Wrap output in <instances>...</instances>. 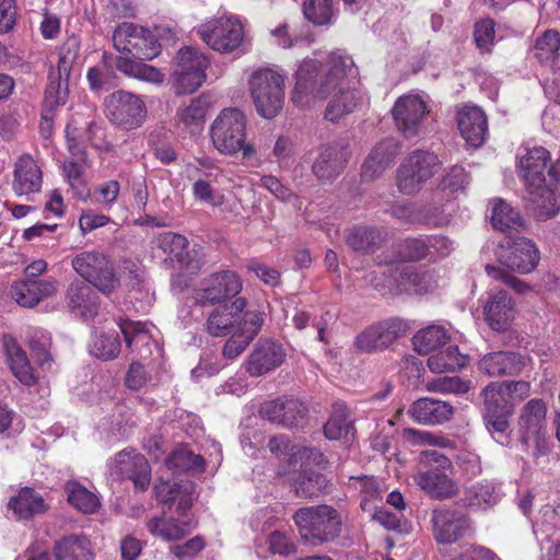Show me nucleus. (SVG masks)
<instances>
[{
	"instance_id": "obj_1",
	"label": "nucleus",
	"mask_w": 560,
	"mask_h": 560,
	"mask_svg": "<svg viewBox=\"0 0 560 560\" xmlns=\"http://www.w3.org/2000/svg\"><path fill=\"white\" fill-rule=\"evenodd\" d=\"M320 63L304 60L296 71V83L292 101L298 106H306L316 100L328 98L325 118L331 122L342 119L368 102L360 88L359 70L350 55L343 50L332 51L328 58V71L318 81Z\"/></svg>"
},
{
	"instance_id": "obj_2",
	"label": "nucleus",
	"mask_w": 560,
	"mask_h": 560,
	"mask_svg": "<svg viewBox=\"0 0 560 560\" xmlns=\"http://www.w3.org/2000/svg\"><path fill=\"white\" fill-rule=\"evenodd\" d=\"M209 133L213 148L222 155L241 153L243 160H249L256 153L254 144L247 141L246 115L238 108L222 109L212 121Z\"/></svg>"
},
{
	"instance_id": "obj_3",
	"label": "nucleus",
	"mask_w": 560,
	"mask_h": 560,
	"mask_svg": "<svg viewBox=\"0 0 560 560\" xmlns=\"http://www.w3.org/2000/svg\"><path fill=\"white\" fill-rule=\"evenodd\" d=\"M248 89L255 108L264 118L271 119L284 103V77L271 68H258L248 78Z\"/></svg>"
},
{
	"instance_id": "obj_4",
	"label": "nucleus",
	"mask_w": 560,
	"mask_h": 560,
	"mask_svg": "<svg viewBox=\"0 0 560 560\" xmlns=\"http://www.w3.org/2000/svg\"><path fill=\"white\" fill-rule=\"evenodd\" d=\"M293 521L301 537L312 545L328 542L341 533V518L329 505H316L299 509Z\"/></svg>"
},
{
	"instance_id": "obj_5",
	"label": "nucleus",
	"mask_w": 560,
	"mask_h": 560,
	"mask_svg": "<svg viewBox=\"0 0 560 560\" xmlns=\"http://www.w3.org/2000/svg\"><path fill=\"white\" fill-rule=\"evenodd\" d=\"M443 162L430 150L408 153L397 171V186L405 195H415L442 170Z\"/></svg>"
},
{
	"instance_id": "obj_6",
	"label": "nucleus",
	"mask_w": 560,
	"mask_h": 560,
	"mask_svg": "<svg viewBox=\"0 0 560 560\" xmlns=\"http://www.w3.org/2000/svg\"><path fill=\"white\" fill-rule=\"evenodd\" d=\"M196 32L207 46L222 54L235 51L244 42L243 24L232 15L213 18L200 24Z\"/></svg>"
},
{
	"instance_id": "obj_7",
	"label": "nucleus",
	"mask_w": 560,
	"mask_h": 560,
	"mask_svg": "<svg viewBox=\"0 0 560 560\" xmlns=\"http://www.w3.org/2000/svg\"><path fill=\"white\" fill-rule=\"evenodd\" d=\"M113 45L119 52L138 60H152L161 52L156 36L141 25L131 22L118 24L113 32Z\"/></svg>"
},
{
	"instance_id": "obj_8",
	"label": "nucleus",
	"mask_w": 560,
	"mask_h": 560,
	"mask_svg": "<svg viewBox=\"0 0 560 560\" xmlns=\"http://www.w3.org/2000/svg\"><path fill=\"white\" fill-rule=\"evenodd\" d=\"M72 267L78 275L104 294H109L119 284L113 264L101 252L85 250L72 258Z\"/></svg>"
},
{
	"instance_id": "obj_9",
	"label": "nucleus",
	"mask_w": 560,
	"mask_h": 560,
	"mask_svg": "<svg viewBox=\"0 0 560 560\" xmlns=\"http://www.w3.org/2000/svg\"><path fill=\"white\" fill-rule=\"evenodd\" d=\"M430 113L427 100L419 94H405L397 98L392 116L399 133L406 139L419 137L424 119Z\"/></svg>"
},
{
	"instance_id": "obj_10",
	"label": "nucleus",
	"mask_w": 560,
	"mask_h": 560,
	"mask_svg": "<svg viewBox=\"0 0 560 560\" xmlns=\"http://www.w3.org/2000/svg\"><path fill=\"white\" fill-rule=\"evenodd\" d=\"M105 112L113 124L126 130L140 127L147 116L144 102L136 94L122 90L106 97Z\"/></svg>"
},
{
	"instance_id": "obj_11",
	"label": "nucleus",
	"mask_w": 560,
	"mask_h": 560,
	"mask_svg": "<svg viewBox=\"0 0 560 560\" xmlns=\"http://www.w3.org/2000/svg\"><path fill=\"white\" fill-rule=\"evenodd\" d=\"M238 276L231 270L213 272L200 281L194 290L192 299L201 306L224 304L242 291Z\"/></svg>"
},
{
	"instance_id": "obj_12",
	"label": "nucleus",
	"mask_w": 560,
	"mask_h": 560,
	"mask_svg": "<svg viewBox=\"0 0 560 560\" xmlns=\"http://www.w3.org/2000/svg\"><path fill=\"white\" fill-rule=\"evenodd\" d=\"M551 156L542 147L524 149L518 154V168L526 187L546 184V171L550 179L560 186V158L555 164H550Z\"/></svg>"
},
{
	"instance_id": "obj_13",
	"label": "nucleus",
	"mask_w": 560,
	"mask_h": 560,
	"mask_svg": "<svg viewBox=\"0 0 560 560\" xmlns=\"http://www.w3.org/2000/svg\"><path fill=\"white\" fill-rule=\"evenodd\" d=\"M351 152L343 141L323 144L312 164L314 176L320 182H334L347 167Z\"/></svg>"
},
{
	"instance_id": "obj_14",
	"label": "nucleus",
	"mask_w": 560,
	"mask_h": 560,
	"mask_svg": "<svg viewBox=\"0 0 560 560\" xmlns=\"http://www.w3.org/2000/svg\"><path fill=\"white\" fill-rule=\"evenodd\" d=\"M539 259L537 246L526 237L505 241L499 253L501 264L522 275L530 273L537 267Z\"/></svg>"
},
{
	"instance_id": "obj_15",
	"label": "nucleus",
	"mask_w": 560,
	"mask_h": 560,
	"mask_svg": "<svg viewBox=\"0 0 560 560\" xmlns=\"http://www.w3.org/2000/svg\"><path fill=\"white\" fill-rule=\"evenodd\" d=\"M262 419L283 428L304 425L307 418L306 406L294 398H278L264 402L259 408Z\"/></svg>"
},
{
	"instance_id": "obj_16",
	"label": "nucleus",
	"mask_w": 560,
	"mask_h": 560,
	"mask_svg": "<svg viewBox=\"0 0 560 560\" xmlns=\"http://www.w3.org/2000/svg\"><path fill=\"white\" fill-rule=\"evenodd\" d=\"M247 301L236 298L231 303H224L212 310L207 319V330L213 337H222L240 330L244 323Z\"/></svg>"
},
{
	"instance_id": "obj_17",
	"label": "nucleus",
	"mask_w": 560,
	"mask_h": 560,
	"mask_svg": "<svg viewBox=\"0 0 560 560\" xmlns=\"http://www.w3.org/2000/svg\"><path fill=\"white\" fill-rule=\"evenodd\" d=\"M265 322V312L259 308H249L244 314V323L240 330L233 331L225 342L222 354L225 359L234 360L241 355L247 346L260 331Z\"/></svg>"
},
{
	"instance_id": "obj_18",
	"label": "nucleus",
	"mask_w": 560,
	"mask_h": 560,
	"mask_svg": "<svg viewBox=\"0 0 560 560\" xmlns=\"http://www.w3.org/2000/svg\"><path fill=\"white\" fill-rule=\"evenodd\" d=\"M58 292V282L54 278L22 279L15 281L10 289L14 301L23 307H34Z\"/></svg>"
},
{
	"instance_id": "obj_19",
	"label": "nucleus",
	"mask_w": 560,
	"mask_h": 560,
	"mask_svg": "<svg viewBox=\"0 0 560 560\" xmlns=\"http://www.w3.org/2000/svg\"><path fill=\"white\" fill-rule=\"evenodd\" d=\"M284 359L285 351L280 343L261 339L246 360V371L252 376H260L280 366Z\"/></svg>"
},
{
	"instance_id": "obj_20",
	"label": "nucleus",
	"mask_w": 560,
	"mask_h": 560,
	"mask_svg": "<svg viewBox=\"0 0 560 560\" xmlns=\"http://www.w3.org/2000/svg\"><path fill=\"white\" fill-rule=\"evenodd\" d=\"M483 314L491 329L505 331L515 319V302L505 291H491L485 303Z\"/></svg>"
},
{
	"instance_id": "obj_21",
	"label": "nucleus",
	"mask_w": 560,
	"mask_h": 560,
	"mask_svg": "<svg viewBox=\"0 0 560 560\" xmlns=\"http://www.w3.org/2000/svg\"><path fill=\"white\" fill-rule=\"evenodd\" d=\"M345 241L354 252L364 256H376L375 262L383 265L384 236L381 230L366 225L353 226L347 231Z\"/></svg>"
},
{
	"instance_id": "obj_22",
	"label": "nucleus",
	"mask_w": 560,
	"mask_h": 560,
	"mask_svg": "<svg viewBox=\"0 0 560 560\" xmlns=\"http://www.w3.org/2000/svg\"><path fill=\"white\" fill-rule=\"evenodd\" d=\"M435 539L441 544H452L470 529L468 517L456 510H440L433 513Z\"/></svg>"
},
{
	"instance_id": "obj_23",
	"label": "nucleus",
	"mask_w": 560,
	"mask_h": 560,
	"mask_svg": "<svg viewBox=\"0 0 560 560\" xmlns=\"http://www.w3.org/2000/svg\"><path fill=\"white\" fill-rule=\"evenodd\" d=\"M524 199L527 211L540 221L555 217L560 209V196L547 184L526 187Z\"/></svg>"
},
{
	"instance_id": "obj_24",
	"label": "nucleus",
	"mask_w": 560,
	"mask_h": 560,
	"mask_svg": "<svg viewBox=\"0 0 560 560\" xmlns=\"http://www.w3.org/2000/svg\"><path fill=\"white\" fill-rule=\"evenodd\" d=\"M43 183L42 170L28 153L18 158L14 163L12 188L19 196L34 194L40 190Z\"/></svg>"
},
{
	"instance_id": "obj_25",
	"label": "nucleus",
	"mask_w": 560,
	"mask_h": 560,
	"mask_svg": "<svg viewBox=\"0 0 560 560\" xmlns=\"http://www.w3.org/2000/svg\"><path fill=\"white\" fill-rule=\"evenodd\" d=\"M547 406L538 398L528 400L520 411L518 434L523 445L529 447L530 436L545 432L546 430Z\"/></svg>"
},
{
	"instance_id": "obj_26",
	"label": "nucleus",
	"mask_w": 560,
	"mask_h": 560,
	"mask_svg": "<svg viewBox=\"0 0 560 560\" xmlns=\"http://www.w3.org/2000/svg\"><path fill=\"white\" fill-rule=\"evenodd\" d=\"M118 474L132 480L135 487L140 490L148 488L151 480V469L148 460L135 451L124 450L114 458Z\"/></svg>"
},
{
	"instance_id": "obj_27",
	"label": "nucleus",
	"mask_w": 560,
	"mask_h": 560,
	"mask_svg": "<svg viewBox=\"0 0 560 560\" xmlns=\"http://www.w3.org/2000/svg\"><path fill=\"white\" fill-rule=\"evenodd\" d=\"M457 125L466 142L475 148L482 145L488 133V121L478 106H465L458 112Z\"/></svg>"
},
{
	"instance_id": "obj_28",
	"label": "nucleus",
	"mask_w": 560,
	"mask_h": 560,
	"mask_svg": "<svg viewBox=\"0 0 560 560\" xmlns=\"http://www.w3.org/2000/svg\"><path fill=\"white\" fill-rule=\"evenodd\" d=\"M409 413L418 423L439 425L450 421L454 415L451 404L433 398H419L410 407Z\"/></svg>"
},
{
	"instance_id": "obj_29",
	"label": "nucleus",
	"mask_w": 560,
	"mask_h": 560,
	"mask_svg": "<svg viewBox=\"0 0 560 560\" xmlns=\"http://www.w3.org/2000/svg\"><path fill=\"white\" fill-rule=\"evenodd\" d=\"M121 334L131 351L137 352L140 358L147 359L152 354V347H156L151 328L153 325L141 322L124 320L119 323Z\"/></svg>"
},
{
	"instance_id": "obj_30",
	"label": "nucleus",
	"mask_w": 560,
	"mask_h": 560,
	"mask_svg": "<svg viewBox=\"0 0 560 560\" xmlns=\"http://www.w3.org/2000/svg\"><path fill=\"white\" fill-rule=\"evenodd\" d=\"M8 509L19 520H30L48 510L44 498L34 489L22 488L8 503Z\"/></svg>"
},
{
	"instance_id": "obj_31",
	"label": "nucleus",
	"mask_w": 560,
	"mask_h": 560,
	"mask_svg": "<svg viewBox=\"0 0 560 560\" xmlns=\"http://www.w3.org/2000/svg\"><path fill=\"white\" fill-rule=\"evenodd\" d=\"M478 366L488 376L499 377L518 373L522 370V362L514 352L499 351L485 355Z\"/></svg>"
},
{
	"instance_id": "obj_32",
	"label": "nucleus",
	"mask_w": 560,
	"mask_h": 560,
	"mask_svg": "<svg viewBox=\"0 0 560 560\" xmlns=\"http://www.w3.org/2000/svg\"><path fill=\"white\" fill-rule=\"evenodd\" d=\"M415 480L422 490L435 499L450 498L457 492L454 480L439 469L419 472Z\"/></svg>"
},
{
	"instance_id": "obj_33",
	"label": "nucleus",
	"mask_w": 560,
	"mask_h": 560,
	"mask_svg": "<svg viewBox=\"0 0 560 560\" xmlns=\"http://www.w3.org/2000/svg\"><path fill=\"white\" fill-rule=\"evenodd\" d=\"M2 343L10 364V369L14 376L24 385L31 386L35 384L36 377L25 351L12 337L4 336Z\"/></svg>"
},
{
	"instance_id": "obj_34",
	"label": "nucleus",
	"mask_w": 560,
	"mask_h": 560,
	"mask_svg": "<svg viewBox=\"0 0 560 560\" xmlns=\"http://www.w3.org/2000/svg\"><path fill=\"white\" fill-rule=\"evenodd\" d=\"M56 560H92L91 542L83 535H69L58 539L54 545Z\"/></svg>"
},
{
	"instance_id": "obj_35",
	"label": "nucleus",
	"mask_w": 560,
	"mask_h": 560,
	"mask_svg": "<svg viewBox=\"0 0 560 560\" xmlns=\"http://www.w3.org/2000/svg\"><path fill=\"white\" fill-rule=\"evenodd\" d=\"M194 528L191 520L174 517H153L148 522V529L154 536L164 540H179L189 535Z\"/></svg>"
},
{
	"instance_id": "obj_36",
	"label": "nucleus",
	"mask_w": 560,
	"mask_h": 560,
	"mask_svg": "<svg viewBox=\"0 0 560 560\" xmlns=\"http://www.w3.org/2000/svg\"><path fill=\"white\" fill-rule=\"evenodd\" d=\"M483 397V413L512 415L514 405L502 382H492L481 392Z\"/></svg>"
},
{
	"instance_id": "obj_37",
	"label": "nucleus",
	"mask_w": 560,
	"mask_h": 560,
	"mask_svg": "<svg viewBox=\"0 0 560 560\" xmlns=\"http://www.w3.org/2000/svg\"><path fill=\"white\" fill-rule=\"evenodd\" d=\"M353 420L343 402L332 405L331 415L324 427L325 436L329 440L349 439L353 435Z\"/></svg>"
},
{
	"instance_id": "obj_38",
	"label": "nucleus",
	"mask_w": 560,
	"mask_h": 560,
	"mask_svg": "<svg viewBox=\"0 0 560 560\" xmlns=\"http://www.w3.org/2000/svg\"><path fill=\"white\" fill-rule=\"evenodd\" d=\"M69 305L73 310H78L80 315L90 319L97 314L98 303L92 289L84 283H72L67 291Z\"/></svg>"
},
{
	"instance_id": "obj_39",
	"label": "nucleus",
	"mask_w": 560,
	"mask_h": 560,
	"mask_svg": "<svg viewBox=\"0 0 560 560\" xmlns=\"http://www.w3.org/2000/svg\"><path fill=\"white\" fill-rule=\"evenodd\" d=\"M115 58L113 56H104L101 63L89 69L86 79L93 92L109 91L118 85V77L115 72L117 68L113 61Z\"/></svg>"
},
{
	"instance_id": "obj_40",
	"label": "nucleus",
	"mask_w": 560,
	"mask_h": 560,
	"mask_svg": "<svg viewBox=\"0 0 560 560\" xmlns=\"http://www.w3.org/2000/svg\"><path fill=\"white\" fill-rule=\"evenodd\" d=\"M361 481L362 511L366 513L372 521H376L381 525H385V512L382 506V495L375 479L364 477Z\"/></svg>"
},
{
	"instance_id": "obj_41",
	"label": "nucleus",
	"mask_w": 560,
	"mask_h": 560,
	"mask_svg": "<svg viewBox=\"0 0 560 560\" xmlns=\"http://www.w3.org/2000/svg\"><path fill=\"white\" fill-rule=\"evenodd\" d=\"M65 492L69 504L83 514H92L100 508L97 495L75 480L66 482Z\"/></svg>"
},
{
	"instance_id": "obj_42",
	"label": "nucleus",
	"mask_w": 560,
	"mask_h": 560,
	"mask_svg": "<svg viewBox=\"0 0 560 560\" xmlns=\"http://www.w3.org/2000/svg\"><path fill=\"white\" fill-rule=\"evenodd\" d=\"M442 213V207L416 209L411 205H397L392 208V214L400 220L433 225H440L444 222Z\"/></svg>"
},
{
	"instance_id": "obj_43",
	"label": "nucleus",
	"mask_w": 560,
	"mask_h": 560,
	"mask_svg": "<svg viewBox=\"0 0 560 560\" xmlns=\"http://www.w3.org/2000/svg\"><path fill=\"white\" fill-rule=\"evenodd\" d=\"M451 339L450 331L441 325H429L413 336L415 350L420 354H428Z\"/></svg>"
},
{
	"instance_id": "obj_44",
	"label": "nucleus",
	"mask_w": 560,
	"mask_h": 560,
	"mask_svg": "<svg viewBox=\"0 0 560 560\" xmlns=\"http://www.w3.org/2000/svg\"><path fill=\"white\" fill-rule=\"evenodd\" d=\"M492 225L502 232L518 230L523 226L520 212L503 199H493L491 202Z\"/></svg>"
},
{
	"instance_id": "obj_45",
	"label": "nucleus",
	"mask_w": 560,
	"mask_h": 560,
	"mask_svg": "<svg viewBox=\"0 0 560 560\" xmlns=\"http://www.w3.org/2000/svg\"><path fill=\"white\" fill-rule=\"evenodd\" d=\"M86 115L88 120H83L84 113L75 112L66 127V136L70 149H74L77 142L84 137L92 139V137L95 136V131L98 129L93 112L86 109Z\"/></svg>"
},
{
	"instance_id": "obj_46",
	"label": "nucleus",
	"mask_w": 560,
	"mask_h": 560,
	"mask_svg": "<svg viewBox=\"0 0 560 560\" xmlns=\"http://www.w3.org/2000/svg\"><path fill=\"white\" fill-rule=\"evenodd\" d=\"M113 61L117 70L126 75L151 83L163 82V74L160 70L143 63L142 60L136 61L125 57H117Z\"/></svg>"
},
{
	"instance_id": "obj_47",
	"label": "nucleus",
	"mask_w": 560,
	"mask_h": 560,
	"mask_svg": "<svg viewBox=\"0 0 560 560\" xmlns=\"http://www.w3.org/2000/svg\"><path fill=\"white\" fill-rule=\"evenodd\" d=\"M466 364L467 358L459 353L457 346H450L428 359V366L434 373L453 372Z\"/></svg>"
},
{
	"instance_id": "obj_48",
	"label": "nucleus",
	"mask_w": 560,
	"mask_h": 560,
	"mask_svg": "<svg viewBox=\"0 0 560 560\" xmlns=\"http://www.w3.org/2000/svg\"><path fill=\"white\" fill-rule=\"evenodd\" d=\"M460 501L467 508L486 509L497 503L498 494L492 485L478 482L465 490Z\"/></svg>"
},
{
	"instance_id": "obj_49",
	"label": "nucleus",
	"mask_w": 560,
	"mask_h": 560,
	"mask_svg": "<svg viewBox=\"0 0 560 560\" xmlns=\"http://www.w3.org/2000/svg\"><path fill=\"white\" fill-rule=\"evenodd\" d=\"M404 279L407 281V294H424L435 287L433 276L428 271L418 270L411 265H402Z\"/></svg>"
},
{
	"instance_id": "obj_50",
	"label": "nucleus",
	"mask_w": 560,
	"mask_h": 560,
	"mask_svg": "<svg viewBox=\"0 0 560 560\" xmlns=\"http://www.w3.org/2000/svg\"><path fill=\"white\" fill-rule=\"evenodd\" d=\"M328 487L326 477L316 471L302 472L295 482V492L299 497L313 498L319 495Z\"/></svg>"
},
{
	"instance_id": "obj_51",
	"label": "nucleus",
	"mask_w": 560,
	"mask_h": 560,
	"mask_svg": "<svg viewBox=\"0 0 560 560\" xmlns=\"http://www.w3.org/2000/svg\"><path fill=\"white\" fill-rule=\"evenodd\" d=\"M385 172V145L377 143L369 153L362 168L361 176L364 182H373L380 178Z\"/></svg>"
},
{
	"instance_id": "obj_52",
	"label": "nucleus",
	"mask_w": 560,
	"mask_h": 560,
	"mask_svg": "<svg viewBox=\"0 0 560 560\" xmlns=\"http://www.w3.org/2000/svg\"><path fill=\"white\" fill-rule=\"evenodd\" d=\"M80 51V42L75 36L67 38L63 43L57 66V79H61L68 82L71 73V69L75 60L78 59Z\"/></svg>"
},
{
	"instance_id": "obj_53",
	"label": "nucleus",
	"mask_w": 560,
	"mask_h": 560,
	"mask_svg": "<svg viewBox=\"0 0 560 560\" xmlns=\"http://www.w3.org/2000/svg\"><path fill=\"white\" fill-rule=\"evenodd\" d=\"M176 68L177 70L197 72L206 71L209 66V59L207 56L197 48L184 47L176 56Z\"/></svg>"
},
{
	"instance_id": "obj_54",
	"label": "nucleus",
	"mask_w": 560,
	"mask_h": 560,
	"mask_svg": "<svg viewBox=\"0 0 560 560\" xmlns=\"http://www.w3.org/2000/svg\"><path fill=\"white\" fill-rule=\"evenodd\" d=\"M303 13L314 25H328L332 21L331 0H304Z\"/></svg>"
},
{
	"instance_id": "obj_55",
	"label": "nucleus",
	"mask_w": 560,
	"mask_h": 560,
	"mask_svg": "<svg viewBox=\"0 0 560 560\" xmlns=\"http://www.w3.org/2000/svg\"><path fill=\"white\" fill-rule=\"evenodd\" d=\"M173 84L177 95L191 94L197 91L206 80L205 71H184L175 69L173 72Z\"/></svg>"
},
{
	"instance_id": "obj_56",
	"label": "nucleus",
	"mask_w": 560,
	"mask_h": 560,
	"mask_svg": "<svg viewBox=\"0 0 560 560\" xmlns=\"http://www.w3.org/2000/svg\"><path fill=\"white\" fill-rule=\"evenodd\" d=\"M200 170L197 166H189L188 167V177L189 178H196L194 185H192V194L194 197L197 200L207 202L211 206H220L222 203V196H219L215 194L212 186L201 178V175L199 174Z\"/></svg>"
},
{
	"instance_id": "obj_57",
	"label": "nucleus",
	"mask_w": 560,
	"mask_h": 560,
	"mask_svg": "<svg viewBox=\"0 0 560 560\" xmlns=\"http://www.w3.org/2000/svg\"><path fill=\"white\" fill-rule=\"evenodd\" d=\"M166 464L168 468L179 470L196 469L202 471L205 469V459L186 447H180L172 452Z\"/></svg>"
},
{
	"instance_id": "obj_58",
	"label": "nucleus",
	"mask_w": 560,
	"mask_h": 560,
	"mask_svg": "<svg viewBox=\"0 0 560 560\" xmlns=\"http://www.w3.org/2000/svg\"><path fill=\"white\" fill-rule=\"evenodd\" d=\"M384 336L385 327L382 323H377L357 336L355 346L363 352L380 350L385 345Z\"/></svg>"
},
{
	"instance_id": "obj_59",
	"label": "nucleus",
	"mask_w": 560,
	"mask_h": 560,
	"mask_svg": "<svg viewBox=\"0 0 560 560\" xmlns=\"http://www.w3.org/2000/svg\"><path fill=\"white\" fill-rule=\"evenodd\" d=\"M560 49V34L548 30L536 40L535 55L541 62L553 61Z\"/></svg>"
},
{
	"instance_id": "obj_60",
	"label": "nucleus",
	"mask_w": 560,
	"mask_h": 560,
	"mask_svg": "<svg viewBox=\"0 0 560 560\" xmlns=\"http://www.w3.org/2000/svg\"><path fill=\"white\" fill-rule=\"evenodd\" d=\"M120 341L116 332L95 337L91 346V353L102 360H112L120 352Z\"/></svg>"
},
{
	"instance_id": "obj_61",
	"label": "nucleus",
	"mask_w": 560,
	"mask_h": 560,
	"mask_svg": "<svg viewBox=\"0 0 560 560\" xmlns=\"http://www.w3.org/2000/svg\"><path fill=\"white\" fill-rule=\"evenodd\" d=\"M209 103L205 97H196L187 106L180 107L177 112L179 120L186 126L200 125L203 122Z\"/></svg>"
},
{
	"instance_id": "obj_62",
	"label": "nucleus",
	"mask_w": 560,
	"mask_h": 560,
	"mask_svg": "<svg viewBox=\"0 0 560 560\" xmlns=\"http://www.w3.org/2000/svg\"><path fill=\"white\" fill-rule=\"evenodd\" d=\"M425 389L441 394H464L470 389V383L458 376H443L427 382Z\"/></svg>"
},
{
	"instance_id": "obj_63",
	"label": "nucleus",
	"mask_w": 560,
	"mask_h": 560,
	"mask_svg": "<svg viewBox=\"0 0 560 560\" xmlns=\"http://www.w3.org/2000/svg\"><path fill=\"white\" fill-rule=\"evenodd\" d=\"M387 504L392 505L397 514H390L387 512V530H396L398 533H408L410 529L409 524L401 517V513L405 510V500L399 491H392L387 495Z\"/></svg>"
},
{
	"instance_id": "obj_64",
	"label": "nucleus",
	"mask_w": 560,
	"mask_h": 560,
	"mask_svg": "<svg viewBox=\"0 0 560 560\" xmlns=\"http://www.w3.org/2000/svg\"><path fill=\"white\" fill-rule=\"evenodd\" d=\"M511 415H498V413H483V420L486 422L488 431L491 433L493 439L501 445H510V423L509 417Z\"/></svg>"
}]
</instances>
